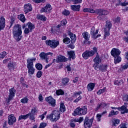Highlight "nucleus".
Listing matches in <instances>:
<instances>
[{
	"mask_svg": "<svg viewBox=\"0 0 128 128\" xmlns=\"http://www.w3.org/2000/svg\"><path fill=\"white\" fill-rule=\"evenodd\" d=\"M14 20H16V19H14V18H12L10 22V26L9 28H12V24H14Z\"/></svg>",
	"mask_w": 128,
	"mask_h": 128,
	"instance_id": "nucleus-58",
	"label": "nucleus"
},
{
	"mask_svg": "<svg viewBox=\"0 0 128 128\" xmlns=\"http://www.w3.org/2000/svg\"><path fill=\"white\" fill-rule=\"evenodd\" d=\"M35 4H40V2H45L46 0H32Z\"/></svg>",
	"mask_w": 128,
	"mask_h": 128,
	"instance_id": "nucleus-52",
	"label": "nucleus"
},
{
	"mask_svg": "<svg viewBox=\"0 0 128 128\" xmlns=\"http://www.w3.org/2000/svg\"><path fill=\"white\" fill-rule=\"evenodd\" d=\"M127 124L126 123H122L120 126V128H128L126 126Z\"/></svg>",
	"mask_w": 128,
	"mask_h": 128,
	"instance_id": "nucleus-54",
	"label": "nucleus"
},
{
	"mask_svg": "<svg viewBox=\"0 0 128 128\" xmlns=\"http://www.w3.org/2000/svg\"><path fill=\"white\" fill-rule=\"evenodd\" d=\"M46 102H48V104H50L51 106L54 108L56 105V100L52 98V96H49L45 98Z\"/></svg>",
	"mask_w": 128,
	"mask_h": 128,
	"instance_id": "nucleus-13",
	"label": "nucleus"
},
{
	"mask_svg": "<svg viewBox=\"0 0 128 128\" xmlns=\"http://www.w3.org/2000/svg\"><path fill=\"white\" fill-rule=\"evenodd\" d=\"M46 44L47 46H50V48H56L60 44V42L56 40H46Z\"/></svg>",
	"mask_w": 128,
	"mask_h": 128,
	"instance_id": "nucleus-7",
	"label": "nucleus"
},
{
	"mask_svg": "<svg viewBox=\"0 0 128 128\" xmlns=\"http://www.w3.org/2000/svg\"><path fill=\"white\" fill-rule=\"evenodd\" d=\"M32 10V4H27L24 5V12L25 14H28Z\"/></svg>",
	"mask_w": 128,
	"mask_h": 128,
	"instance_id": "nucleus-17",
	"label": "nucleus"
},
{
	"mask_svg": "<svg viewBox=\"0 0 128 128\" xmlns=\"http://www.w3.org/2000/svg\"><path fill=\"white\" fill-rule=\"evenodd\" d=\"M115 22L116 24H118V22H120V17H117L115 19Z\"/></svg>",
	"mask_w": 128,
	"mask_h": 128,
	"instance_id": "nucleus-63",
	"label": "nucleus"
},
{
	"mask_svg": "<svg viewBox=\"0 0 128 128\" xmlns=\"http://www.w3.org/2000/svg\"><path fill=\"white\" fill-rule=\"evenodd\" d=\"M96 55L95 58L93 60L94 64L93 65V68H96V66H99L100 64H102V58L100 56V54H98V52H96Z\"/></svg>",
	"mask_w": 128,
	"mask_h": 128,
	"instance_id": "nucleus-11",
	"label": "nucleus"
},
{
	"mask_svg": "<svg viewBox=\"0 0 128 128\" xmlns=\"http://www.w3.org/2000/svg\"><path fill=\"white\" fill-rule=\"evenodd\" d=\"M62 14H64V16H68L69 14H70V10L64 9V10L62 12Z\"/></svg>",
	"mask_w": 128,
	"mask_h": 128,
	"instance_id": "nucleus-47",
	"label": "nucleus"
},
{
	"mask_svg": "<svg viewBox=\"0 0 128 128\" xmlns=\"http://www.w3.org/2000/svg\"><path fill=\"white\" fill-rule=\"evenodd\" d=\"M112 56H118L120 54V50L116 48H113L110 52Z\"/></svg>",
	"mask_w": 128,
	"mask_h": 128,
	"instance_id": "nucleus-18",
	"label": "nucleus"
},
{
	"mask_svg": "<svg viewBox=\"0 0 128 128\" xmlns=\"http://www.w3.org/2000/svg\"><path fill=\"white\" fill-rule=\"evenodd\" d=\"M112 22H106L105 30H110L112 28Z\"/></svg>",
	"mask_w": 128,
	"mask_h": 128,
	"instance_id": "nucleus-31",
	"label": "nucleus"
},
{
	"mask_svg": "<svg viewBox=\"0 0 128 128\" xmlns=\"http://www.w3.org/2000/svg\"><path fill=\"white\" fill-rule=\"evenodd\" d=\"M68 82H70V78H64L62 80V82L64 86H66V84H68Z\"/></svg>",
	"mask_w": 128,
	"mask_h": 128,
	"instance_id": "nucleus-37",
	"label": "nucleus"
},
{
	"mask_svg": "<svg viewBox=\"0 0 128 128\" xmlns=\"http://www.w3.org/2000/svg\"><path fill=\"white\" fill-rule=\"evenodd\" d=\"M110 106L109 103H104V102H102L98 104L96 108H95L94 109V110H95V112H98V110H100V108H106V107L108 106Z\"/></svg>",
	"mask_w": 128,
	"mask_h": 128,
	"instance_id": "nucleus-16",
	"label": "nucleus"
},
{
	"mask_svg": "<svg viewBox=\"0 0 128 128\" xmlns=\"http://www.w3.org/2000/svg\"><path fill=\"white\" fill-rule=\"evenodd\" d=\"M93 50H87L82 54V56L84 60H88L89 58L94 56L96 52H98V48L94 47L92 48Z\"/></svg>",
	"mask_w": 128,
	"mask_h": 128,
	"instance_id": "nucleus-5",
	"label": "nucleus"
},
{
	"mask_svg": "<svg viewBox=\"0 0 128 128\" xmlns=\"http://www.w3.org/2000/svg\"><path fill=\"white\" fill-rule=\"evenodd\" d=\"M60 118V113L56 110H54L50 115L46 116V118L50 120L52 122L58 120Z\"/></svg>",
	"mask_w": 128,
	"mask_h": 128,
	"instance_id": "nucleus-3",
	"label": "nucleus"
},
{
	"mask_svg": "<svg viewBox=\"0 0 128 128\" xmlns=\"http://www.w3.org/2000/svg\"><path fill=\"white\" fill-rule=\"evenodd\" d=\"M126 106H122L121 107H118V110L122 112V114H128V109L126 108Z\"/></svg>",
	"mask_w": 128,
	"mask_h": 128,
	"instance_id": "nucleus-21",
	"label": "nucleus"
},
{
	"mask_svg": "<svg viewBox=\"0 0 128 128\" xmlns=\"http://www.w3.org/2000/svg\"><path fill=\"white\" fill-rule=\"evenodd\" d=\"M120 122V120L118 119H114L112 120V125L114 126H116V124H118Z\"/></svg>",
	"mask_w": 128,
	"mask_h": 128,
	"instance_id": "nucleus-44",
	"label": "nucleus"
},
{
	"mask_svg": "<svg viewBox=\"0 0 128 128\" xmlns=\"http://www.w3.org/2000/svg\"><path fill=\"white\" fill-rule=\"evenodd\" d=\"M36 18L39 20H42V22H46V17L44 15H38Z\"/></svg>",
	"mask_w": 128,
	"mask_h": 128,
	"instance_id": "nucleus-29",
	"label": "nucleus"
},
{
	"mask_svg": "<svg viewBox=\"0 0 128 128\" xmlns=\"http://www.w3.org/2000/svg\"><path fill=\"white\" fill-rule=\"evenodd\" d=\"M48 56H54V53L50 52L47 53H45L44 52H42L40 54V59L44 60L47 64L48 62Z\"/></svg>",
	"mask_w": 128,
	"mask_h": 128,
	"instance_id": "nucleus-10",
	"label": "nucleus"
},
{
	"mask_svg": "<svg viewBox=\"0 0 128 128\" xmlns=\"http://www.w3.org/2000/svg\"><path fill=\"white\" fill-rule=\"evenodd\" d=\"M114 62L115 64H118L122 62V58L120 56H114Z\"/></svg>",
	"mask_w": 128,
	"mask_h": 128,
	"instance_id": "nucleus-33",
	"label": "nucleus"
},
{
	"mask_svg": "<svg viewBox=\"0 0 128 128\" xmlns=\"http://www.w3.org/2000/svg\"><path fill=\"white\" fill-rule=\"evenodd\" d=\"M68 58L70 60L71 58L72 60H74L76 58V53L74 51H69L68 52Z\"/></svg>",
	"mask_w": 128,
	"mask_h": 128,
	"instance_id": "nucleus-25",
	"label": "nucleus"
},
{
	"mask_svg": "<svg viewBox=\"0 0 128 128\" xmlns=\"http://www.w3.org/2000/svg\"><path fill=\"white\" fill-rule=\"evenodd\" d=\"M116 114H118V111L114 112V110H112L110 112L108 116H109V117L112 116H116Z\"/></svg>",
	"mask_w": 128,
	"mask_h": 128,
	"instance_id": "nucleus-39",
	"label": "nucleus"
},
{
	"mask_svg": "<svg viewBox=\"0 0 128 128\" xmlns=\"http://www.w3.org/2000/svg\"><path fill=\"white\" fill-rule=\"evenodd\" d=\"M122 84H124V80H118V79H116L114 82V84L115 86H121Z\"/></svg>",
	"mask_w": 128,
	"mask_h": 128,
	"instance_id": "nucleus-35",
	"label": "nucleus"
},
{
	"mask_svg": "<svg viewBox=\"0 0 128 128\" xmlns=\"http://www.w3.org/2000/svg\"><path fill=\"white\" fill-rule=\"evenodd\" d=\"M42 72L40 70H39L36 73V76H37L38 78H42Z\"/></svg>",
	"mask_w": 128,
	"mask_h": 128,
	"instance_id": "nucleus-49",
	"label": "nucleus"
},
{
	"mask_svg": "<svg viewBox=\"0 0 128 128\" xmlns=\"http://www.w3.org/2000/svg\"><path fill=\"white\" fill-rule=\"evenodd\" d=\"M66 106H64V104L61 103L60 104V110L61 112H66Z\"/></svg>",
	"mask_w": 128,
	"mask_h": 128,
	"instance_id": "nucleus-36",
	"label": "nucleus"
},
{
	"mask_svg": "<svg viewBox=\"0 0 128 128\" xmlns=\"http://www.w3.org/2000/svg\"><path fill=\"white\" fill-rule=\"evenodd\" d=\"M48 126V124L46 122H42L40 124V126L38 128H44Z\"/></svg>",
	"mask_w": 128,
	"mask_h": 128,
	"instance_id": "nucleus-53",
	"label": "nucleus"
},
{
	"mask_svg": "<svg viewBox=\"0 0 128 128\" xmlns=\"http://www.w3.org/2000/svg\"><path fill=\"white\" fill-rule=\"evenodd\" d=\"M36 58H32L27 60V65L26 68L28 70V74L30 76L34 74L36 69L34 68V62H36Z\"/></svg>",
	"mask_w": 128,
	"mask_h": 128,
	"instance_id": "nucleus-2",
	"label": "nucleus"
},
{
	"mask_svg": "<svg viewBox=\"0 0 128 128\" xmlns=\"http://www.w3.org/2000/svg\"><path fill=\"white\" fill-rule=\"evenodd\" d=\"M104 38H106V36H110V30H108V29H104Z\"/></svg>",
	"mask_w": 128,
	"mask_h": 128,
	"instance_id": "nucleus-50",
	"label": "nucleus"
},
{
	"mask_svg": "<svg viewBox=\"0 0 128 128\" xmlns=\"http://www.w3.org/2000/svg\"><path fill=\"white\" fill-rule=\"evenodd\" d=\"M8 68L9 70H10V72H12V70L14 68V63H8Z\"/></svg>",
	"mask_w": 128,
	"mask_h": 128,
	"instance_id": "nucleus-43",
	"label": "nucleus"
},
{
	"mask_svg": "<svg viewBox=\"0 0 128 128\" xmlns=\"http://www.w3.org/2000/svg\"><path fill=\"white\" fill-rule=\"evenodd\" d=\"M35 28L34 24L31 23L30 22L24 24L22 26V29H24V34H28L30 32H32V30H34Z\"/></svg>",
	"mask_w": 128,
	"mask_h": 128,
	"instance_id": "nucleus-4",
	"label": "nucleus"
},
{
	"mask_svg": "<svg viewBox=\"0 0 128 128\" xmlns=\"http://www.w3.org/2000/svg\"><path fill=\"white\" fill-rule=\"evenodd\" d=\"M56 94L57 96H63V94H64V92L62 89L57 90H56Z\"/></svg>",
	"mask_w": 128,
	"mask_h": 128,
	"instance_id": "nucleus-41",
	"label": "nucleus"
},
{
	"mask_svg": "<svg viewBox=\"0 0 128 128\" xmlns=\"http://www.w3.org/2000/svg\"><path fill=\"white\" fill-rule=\"evenodd\" d=\"M94 86H96V84L92 82L89 83L87 86L88 92H92V90H94Z\"/></svg>",
	"mask_w": 128,
	"mask_h": 128,
	"instance_id": "nucleus-26",
	"label": "nucleus"
},
{
	"mask_svg": "<svg viewBox=\"0 0 128 128\" xmlns=\"http://www.w3.org/2000/svg\"><path fill=\"white\" fill-rule=\"evenodd\" d=\"M26 118H28V114L26 115H20L18 116V120L20 122V120H26Z\"/></svg>",
	"mask_w": 128,
	"mask_h": 128,
	"instance_id": "nucleus-34",
	"label": "nucleus"
},
{
	"mask_svg": "<svg viewBox=\"0 0 128 128\" xmlns=\"http://www.w3.org/2000/svg\"><path fill=\"white\" fill-rule=\"evenodd\" d=\"M82 36L83 38L86 40H90V35L88 34V32H84L82 34Z\"/></svg>",
	"mask_w": 128,
	"mask_h": 128,
	"instance_id": "nucleus-30",
	"label": "nucleus"
},
{
	"mask_svg": "<svg viewBox=\"0 0 128 128\" xmlns=\"http://www.w3.org/2000/svg\"><path fill=\"white\" fill-rule=\"evenodd\" d=\"M106 87H104L102 89L100 90L97 92V94H104V92H106Z\"/></svg>",
	"mask_w": 128,
	"mask_h": 128,
	"instance_id": "nucleus-45",
	"label": "nucleus"
},
{
	"mask_svg": "<svg viewBox=\"0 0 128 128\" xmlns=\"http://www.w3.org/2000/svg\"><path fill=\"white\" fill-rule=\"evenodd\" d=\"M68 60L66 59V58L62 55L58 56L56 58V62L57 64H58V62H66Z\"/></svg>",
	"mask_w": 128,
	"mask_h": 128,
	"instance_id": "nucleus-19",
	"label": "nucleus"
},
{
	"mask_svg": "<svg viewBox=\"0 0 128 128\" xmlns=\"http://www.w3.org/2000/svg\"><path fill=\"white\" fill-rule=\"evenodd\" d=\"M27 114L28 115V118L30 116V120H36V118H34V114L29 112Z\"/></svg>",
	"mask_w": 128,
	"mask_h": 128,
	"instance_id": "nucleus-46",
	"label": "nucleus"
},
{
	"mask_svg": "<svg viewBox=\"0 0 128 128\" xmlns=\"http://www.w3.org/2000/svg\"><path fill=\"white\" fill-rule=\"evenodd\" d=\"M35 66L38 70H42V64L40 63L36 64Z\"/></svg>",
	"mask_w": 128,
	"mask_h": 128,
	"instance_id": "nucleus-40",
	"label": "nucleus"
},
{
	"mask_svg": "<svg viewBox=\"0 0 128 128\" xmlns=\"http://www.w3.org/2000/svg\"><path fill=\"white\" fill-rule=\"evenodd\" d=\"M93 122H94V118H92L90 119L88 118V116H86L84 120V128H92V126Z\"/></svg>",
	"mask_w": 128,
	"mask_h": 128,
	"instance_id": "nucleus-9",
	"label": "nucleus"
},
{
	"mask_svg": "<svg viewBox=\"0 0 128 128\" xmlns=\"http://www.w3.org/2000/svg\"><path fill=\"white\" fill-rule=\"evenodd\" d=\"M36 112H38V108L34 107V108L32 109L31 112L30 113L34 114Z\"/></svg>",
	"mask_w": 128,
	"mask_h": 128,
	"instance_id": "nucleus-55",
	"label": "nucleus"
},
{
	"mask_svg": "<svg viewBox=\"0 0 128 128\" xmlns=\"http://www.w3.org/2000/svg\"><path fill=\"white\" fill-rule=\"evenodd\" d=\"M123 100L124 102H128V95L125 94L123 96Z\"/></svg>",
	"mask_w": 128,
	"mask_h": 128,
	"instance_id": "nucleus-60",
	"label": "nucleus"
},
{
	"mask_svg": "<svg viewBox=\"0 0 128 128\" xmlns=\"http://www.w3.org/2000/svg\"><path fill=\"white\" fill-rule=\"evenodd\" d=\"M71 8L72 10L74 12H80V5H72Z\"/></svg>",
	"mask_w": 128,
	"mask_h": 128,
	"instance_id": "nucleus-27",
	"label": "nucleus"
},
{
	"mask_svg": "<svg viewBox=\"0 0 128 128\" xmlns=\"http://www.w3.org/2000/svg\"><path fill=\"white\" fill-rule=\"evenodd\" d=\"M82 94V92H80V91L76 92L74 93L72 96L74 98H78V96H80V94Z\"/></svg>",
	"mask_w": 128,
	"mask_h": 128,
	"instance_id": "nucleus-42",
	"label": "nucleus"
},
{
	"mask_svg": "<svg viewBox=\"0 0 128 128\" xmlns=\"http://www.w3.org/2000/svg\"><path fill=\"white\" fill-rule=\"evenodd\" d=\"M102 114H97L96 118H97L98 122H100V118H102Z\"/></svg>",
	"mask_w": 128,
	"mask_h": 128,
	"instance_id": "nucleus-62",
	"label": "nucleus"
},
{
	"mask_svg": "<svg viewBox=\"0 0 128 128\" xmlns=\"http://www.w3.org/2000/svg\"><path fill=\"white\" fill-rule=\"evenodd\" d=\"M20 102H22V104H28V98L25 97L21 99Z\"/></svg>",
	"mask_w": 128,
	"mask_h": 128,
	"instance_id": "nucleus-48",
	"label": "nucleus"
},
{
	"mask_svg": "<svg viewBox=\"0 0 128 128\" xmlns=\"http://www.w3.org/2000/svg\"><path fill=\"white\" fill-rule=\"evenodd\" d=\"M70 126L71 128H76V124L74 123H73L72 122V121L70 123Z\"/></svg>",
	"mask_w": 128,
	"mask_h": 128,
	"instance_id": "nucleus-64",
	"label": "nucleus"
},
{
	"mask_svg": "<svg viewBox=\"0 0 128 128\" xmlns=\"http://www.w3.org/2000/svg\"><path fill=\"white\" fill-rule=\"evenodd\" d=\"M66 24H68V22H66V20L64 19L62 20L60 22V24L61 26H66Z\"/></svg>",
	"mask_w": 128,
	"mask_h": 128,
	"instance_id": "nucleus-59",
	"label": "nucleus"
},
{
	"mask_svg": "<svg viewBox=\"0 0 128 128\" xmlns=\"http://www.w3.org/2000/svg\"><path fill=\"white\" fill-rule=\"evenodd\" d=\"M102 10V12H105L104 14H99V16H98V20H104V18H106V14H108L109 12L108 11L106 10Z\"/></svg>",
	"mask_w": 128,
	"mask_h": 128,
	"instance_id": "nucleus-15",
	"label": "nucleus"
},
{
	"mask_svg": "<svg viewBox=\"0 0 128 128\" xmlns=\"http://www.w3.org/2000/svg\"><path fill=\"white\" fill-rule=\"evenodd\" d=\"M6 26V19L4 17L0 18V30H4Z\"/></svg>",
	"mask_w": 128,
	"mask_h": 128,
	"instance_id": "nucleus-23",
	"label": "nucleus"
},
{
	"mask_svg": "<svg viewBox=\"0 0 128 128\" xmlns=\"http://www.w3.org/2000/svg\"><path fill=\"white\" fill-rule=\"evenodd\" d=\"M68 36H70V42H71L74 44L76 42V34H74L72 32H68Z\"/></svg>",
	"mask_w": 128,
	"mask_h": 128,
	"instance_id": "nucleus-24",
	"label": "nucleus"
},
{
	"mask_svg": "<svg viewBox=\"0 0 128 128\" xmlns=\"http://www.w3.org/2000/svg\"><path fill=\"white\" fill-rule=\"evenodd\" d=\"M52 10V6L50 4H46V6L41 8L40 12H46V14H50Z\"/></svg>",
	"mask_w": 128,
	"mask_h": 128,
	"instance_id": "nucleus-12",
	"label": "nucleus"
},
{
	"mask_svg": "<svg viewBox=\"0 0 128 128\" xmlns=\"http://www.w3.org/2000/svg\"><path fill=\"white\" fill-rule=\"evenodd\" d=\"M12 34L14 38L16 41L20 42L22 40V26L20 25V24L14 25L12 30Z\"/></svg>",
	"mask_w": 128,
	"mask_h": 128,
	"instance_id": "nucleus-1",
	"label": "nucleus"
},
{
	"mask_svg": "<svg viewBox=\"0 0 128 128\" xmlns=\"http://www.w3.org/2000/svg\"><path fill=\"white\" fill-rule=\"evenodd\" d=\"M16 92V90L14 89V87H13L9 90L8 98L7 99L8 104L10 103V100H14Z\"/></svg>",
	"mask_w": 128,
	"mask_h": 128,
	"instance_id": "nucleus-8",
	"label": "nucleus"
},
{
	"mask_svg": "<svg viewBox=\"0 0 128 128\" xmlns=\"http://www.w3.org/2000/svg\"><path fill=\"white\" fill-rule=\"evenodd\" d=\"M8 122L9 126H12L16 122V118L14 114H11L8 116Z\"/></svg>",
	"mask_w": 128,
	"mask_h": 128,
	"instance_id": "nucleus-14",
	"label": "nucleus"
},
{
	"mask_svg": "<svg viewBox=\"0 0 128 128\" xmlns=\"http://www.w3.org/2000/svg\"><path fill=\"white\" fill-rule=\"evenodd\" d=\"M66 68H67L68 72L72 71V67L70 66V64L67 65Z\"/></svg>",
	"mask_w": 128,
	"mask_h": 128,
	"instance_id": "nucleus-61",
	"label": "nucleus"
},
{
	"mask_svg": "<svg viewBox=\"0 0 128 128\" xmlns=\"http://www.w3.org/2000/svg\"><path fill=\"white\" fill-rule=\"evenodd\" d=\"M89 12H90V14H104L106 12V11H102V9H96L94 10V9L90 8Z\"/></svg>",
	"mask_w": 128,
	"mask_h": 128,
	"instance_id": "nucleus-22",
	"label": "nucleus"
},
{
	"mask_svg": "<svg viewBox=\"0 0 128 128\" xmlns=\"http://www.w3.org/2000/svg\"><path fill=\"white\" fill-rule=\"evenodd\" d=\"M108 68V65H98L96 66V68H94L96 70H100L102 72H105Z\"/></svg>",
	"mask_w": 128,
	"mask_h": 128,
	"instance_id": "nucleus-20",
	"label": "nucleus"
},
{
	"mask_svg": "<svg viewBox=\"0 0 128 128\" xmlns=\"http://www.w3.org/2000/svg\"><path fill=\"white\" fill-rule=\"evenodd\" d=\"M18 19L20 20L22 22H26V19L24 15V14H20L18 16Z\"/></svg>",
	"mask_w": 128,
	"mask_h": 128,
	"instance_id": "nucleus-32",
	"label": "nucleus"
},
{
	"mask_svg": "<svg viewBox=\"0 0 128 128\" xmlns=\"http://www.w3.org/2000/svg\"><path fill=\"white\" fill-rule=\"evenodd\" d=\"M82 98V96H79L78 98H76L73 101V102H74V103L78 102H80V100Z\"/></svg>",
	"mask_w": 128,
	"mask_h": 128,
	"instance_id": "nucleus-57",
	"label": "nucleus"
},
{
	"mask_svg": "<svg viewBox=\"0 0 128 128\" xmlns=\"http://www.w3.org/2000/svg\"><path fill=\"white\" fill-rule=\"evenodd\" d=\"M63 42L64 44H68L70 42V38L68 37L64 38H63Z\"/></svg>",
	"mask_w": 128,
	"mask_h": 128,
	"instance_id": "nucleus-38",
	"label": "nucleus"
},
{
	"mask_svg": "<svg viewBox=\"0 0 128 128\" xmlns=\"http://www.w3.org/2000/svg\"><path fill=\"white\" fill-rule=\"evenodd\" d=\"M6 56V52H3L0 54V58H4Z\"/></svg>",
	"mask_w": 128,
	"mask_h": 128,
	"instance_id": "nucleus-51",
	"label": "nucleus"
},
{
	"mask_svg": "<svg viewBox=\"0 0 128 128\" xmlns=\"http://www.w3.org/2000/svg\"><path fill=\"white\" fill-rule=\"evenodd\" d=\"M98 34V30H96V28L94 26L92 27L90 30V34L92 36V38L94 37Z\"/></svg>",
	"mask_w": 128,
	"mask_h": 128,
	"instance_id": "nucleus-28",
	"label": "nucleus"
},
{
	"mask_svg": "<svg viewBox=\"0 0 128 128\" xmlns=\"http://www.w3.org/2000/svg\"><path fill=\"white\" fill-rule=\"evenodd\" d=\"M87 112L88 108H86V106H84L82 108L78 107L74 111V116H84L86 114Z\"/></svg>",
	"mask_w": 128,
	"mask_h": 128,
	"instance_id": "nucleus-6",
	"label": "nucleus"
},
{
	"mask_svg": "<svg viewBox=\"0 0 128 128\" xmlns=\"http://www.w3.org/2000/svg\"><path fill=\"white\" fill-rule=\"evenodd\" d=\"M72 2H73L75 4H82V0H72Z\"/></svg>",
	"mask_w": 128,
	"mask_h": 128,
	"instance_id": "nucleus-56",
	"label": "nucleus"
}]
</instances>
